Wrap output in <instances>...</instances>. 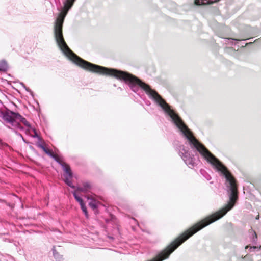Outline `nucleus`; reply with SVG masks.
<instances>
[{"instance_id": "nucleus-1", "label": "nucleus", "mask_w": 261, "mask_h": 261, "mask_svg": "<svg viewBox=\"0 0 261 261\" xmlns=\"http://www.w3.org/2000/svg\"><path fill=\"white\" fill-rule=\"evenodd\" d=\"M9 111L11 110L7 108H6L5 111L0 109V117L6 123L10 124V125L7 126V127L12 132L16 130L23 131L24 130V127L20 124L17 119L14 117V116L10 114Z\"/></svg>"}, {"instance_id": "nucleus-2", "label": "nucleus", "mask_w": 261, "mask_h": 261, "mask_svg": "<svg viewBox=\"0 0 261 261\" xmlns=\"http://www.w3.org/2000/svg\"><path fill=\"white\" fill-rule=\"evenodd\" d=\"M52 159H53L58 164H59L62 167V169L64 172V177H65V176L70 178L73 177V174L69 165L62 162L56 155H55L54 157L52 158Z\"/></svg>"}, {"instance_id": "nucleus-3", "label": "nucleus", "mask_w": 261, "mask_h": 261, "mask_svg": "<svg viewBox=\"0 0 261 261\" xmlns=\"http://www.w3.org/2000/svg\"><path fill=\"white\" fill-rule=\"evenodd\" d=\"M10 114L14 116V117L19 120V122L23 123L25 126L29 128H31V124L27 121V120L21 115L18 112H15L13 111H9Z\"/></svg>"}, {"instance_id": "nucleus-4", "label": "nucleus", "mask_w": 261, "mask_h": 261, "mask_svg": "<svg viewBox=\"0 0 261 261\" xmlns=\"http://www.w3.org/2000/svg\"><path fill=\"white\" fill-rule=\"evenodd\" d=\"M37 145L38 147L42 149L43 150V151L50 158H52L54 157V155L55 154L54 153L53 151L47 149L43 144H42V141L40 142L39 140H38Z\"/></svg>"}, {"instance_id": "nucleus-5", "label": "nucleus", "mask_w": 261, "mask_h": 261, "mask_svg": "<svg viewBox=\"0 0 261 261\" xmlns=\"http://www.w3.org/2000/svg\"><path fill=\"white\" fill-rule=\"evenodd\" d=\"M91 188V185L89 182H85L83 184V187H77L76 191L83 193H87Z\"/></svg>"}, {"instance_id": "nucleus-6", "label": "nucleus", "mask_w": 261, "mask_h": 261, "mask_svg": "<svg viewBox=\"0 0 261 261\" xmlns=\"http://www.w3.org/2000/svg\"><path fill=\"white\" fill-rule=\"evenodd\" d=\"M249 238L251 242L253 245H257V236L256 233L254 230L251 229L249 231Z\"/></svg>"}, {"instance_id": "nucleus-7", "label": "nucleus", "mask_w": 261, "mask_h": 261, "mask_svg": "<svg viewBox=\"0 0 261 261\" xmlns=\"http://www.w3.org/2000/svg\"><path fill=\"white\" fill-rule=\"evenodd\" d=\"M219 0H195L194 4L196 5H202L211 4L214 2H217Z\"/></svg>"}, {"instance_id": "nucleus-8", "label": "nucleus", "mask_w": 261, "mask_h": 261, "mask_svg": "<svg viewBox=\"0 0 261 261\" xmlns=\"http://www.w3.org/2000/svg\"><path fill=\"white\" fill-rule=\"evenodd\" d=\"M53 255L56 261H64L63 256L60 254L56 250L55 247L52 248Z\"/></svg>"}, {"instance_id": "nucleus-9", "label": "nucleus", "mask_w": 261, "mask_h": 261, "mask_svg": "<svg viewBox=\"0 0 261 261\" xmlns=\"http://www.w3.org/2000/svg\"><path fill=\"white\" fill-rule=\"evenodd\" d=\"M8 66L7 62L5 60L0 61V71L6 72L8 70Z\"/></svg>"}, {"instance_id": "nucleus-10", "label": "nucleus", "mask_w": 261, "mask_h": 261, "mask_svg": "<svg viewBox=\"0 0 261 261\" xmlns=\"http://www.w3.org/2000/svg\"><path fill=\"white\" fill-rule=\"evenodd\" d=\"M250 246L249 245H247L245 247V249H249V251L250 252H254V251H259L261 249V246Z\"/></svg>"}, {"instance_id": "nucleus-11", "label": "nucleus", "mask_w": 261, "mask_h": 261, "mask_svg": "<svg viewBox=\"0 0 261 261\" xmlns=\"http://www.w3.org/2000/svg\"><path fill=\"white\" fill-rule=\"evenodd\" d=\"M72 194L74 199L79 203L80 205L84 203L83 199L76 194V191H73Z\"/></svg>"}, {"instance_id": "nucleus-12", "label": "nucleus", "mask_w": 261, "mask_h": 261, "mask_svg": "<svg viewBox=\"0 0 261 261\" xmlns=\"http://www.w3.org/2000/svg\"><path fill=\"white\" fill-rule=\"evenodd\" d=\"M70 179L71 178L65 176V177H64V181L68 187L72 189H75L76 187H75V186L73 185Z\"/></svg>"}, {"instance_id": "nucleus-13", "label": "nucleus", "mask_w": 261, "mask_h": 261, "mask_svg": "<svg viewBox=\"0 0 261 261\" xmlns=\"http://www.w3.org/2000/svg\"><path fill=\"white\" fill-rule=\"evenodd\" d=\"M200 174L207 180H210L211 179V176L204 169L200 170Z\"/></svg>"}, {"instance_id": "nucleus-14", "label": "nucleus", "mask_w": 261, "mask_h": 261, "mask_svg": "<svg viewBox=\"0 0 261 261\" xmlns=\"http://www.w3.org/2000/svg\"><path fill=\"white\" fill-rule=\"evenodd\" d=\"M80 206H81V210H82V211H83V213L84 214L85 217L87 218H88V217H89V215H88V211H87V207L86 206L85 203H83L80 204Z\"/></svg>"}, {"instance_id": "nucleus-15", "label": "nucleus", "mask_w": 261, "mask_h": 261, "mask_svg": "<svg viewBox=\"0 0 261 261\" xmlns=\"http://www.w3.org/2000/svg\"><path fill=\"white\" fill-rule=\"evenodd\" d=\"M91 201L89 202V206L92 209H96L98 207V205L97 204L96 201L92 198L90 199Z\"/></svg>"}, {"instance_id": "nucleus-16", "label": "nucleus", "mask_w": 261, "mask_h": 261, "mask_svg": "<svg viewBox=\"0 0 261 261\" xmlns=\"http://www.w3.org/2000/svg\"><path fill=\"white\" fill-rule=\"evenodd\" d=\"M240 40H240V39H233V38H225V43L231 44L232 45L236 44L235 43L233 42L234 41H235L236 42H239Z\"/></svg>"}, {"instance_id": "nucleus-17", "label": "nucleus", "mask_w": 261, "mask_h": 261, "mask_svg": "<svg viewBox=\"0 0 261 261\" xmlns=\"http://www.w3.org/2000/svg\"><path fill=\"white\" fill-rule=\"evenodd\" d=\"M32 130L34 133V134L32 136L33 138H36L38 139V140L41 142L42 138L38 135L37 132L35 128H32Z\"/></svg>"}, {"instance_id": "nucleus-18", "label": "nucleus", "mask_w": 261, "mask_h": 261, "mask_svg": "<svg viewBox=\"0 0 261 261\" xmlns=\"http://www.w3.org/2000/svg\"><path fill=\"white\" fill-rule=\"evenodd\" d=\"M20 84L21 85V86H22V87H23L24 89H25V90L29 92L31 94V95L32 96H33V91H32L31 89H30L29 88L27 87H26V86L25 85V84H24V83H23L21 82V83H20Z\"/></svg>"}, {"instance_id": "nucleus-19", "label": "nucleus", "mask_w": 261, "mask_h": 261, "mask_svg": "<svg viewBox=\"0 0 261 261\" xmlns=\"http://www.w3.org/2000/svg\"><path fill=\"white\" fill-rule=\"evenodd\" d=\"M18 130H16L13 131V132H14L16 135H17V136H19L20 137H21V138H22V140H23L24 142H25V140H24V138H23V136L22 135V134H21V133H19V132H18Z\"/></svg>"}, {"instance_id": "nucleus-20", "label": "nucleus", "mask_w": 261, "mask_h": 261, "mask_svg": "<svg viewBox=\"0 0 261 261\" xmlns=\"http://www.w3.org/2000/svg\"><path fill=\"white\" fill-rule=\"evenodd\" d=\"M2 107H5V109H6V107L3 105V106H2L0 105V109H1V110H2Z\"/></svg>"}, {"instance_id": "nucleus-21", "label": "nucleus", "mask_w": 261, "mask_h": 261, "mask_svg": "<svg viewBox=\"0 0 261 261\" xmlns=\"http://www.w3.org/2000/svg\"><path fill=\"white\" fill-rule=\"evenodd\" d=\"M0 105L2 106H3V102L2 101L0 100Z\"/></svg>"}, {"instance_id": "nucleus-22", "label": "nucleus", "mask_w": 261, "mask_h": 261, "mask_svg": "<svg viewBox=\"0 0 261 261\" xmlns=\"http://www.w3.org/2000/svg\"><path fill=\"white\" fill-rule=\"evenodd\" d=\"M259 218V215H257L256 217V219H258Z\"/></svg>"}, {"instance_id": "nucleus-23", "label": "nucleus", "mask_w": 261, "mask_h": 261, "mask_svg": "<svg viewBox=\"0 0 261 261\" xmlns=\"http://www.w3.org/2000/svg\"><path fill=\"white\" fill-rule=\"evenodd\" d=\"M119 90H122L121 88L119 87Z\"/></svg>"}]
</instances>
